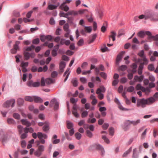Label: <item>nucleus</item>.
I'll use <instances>...</instances> for the list:
<instances>
[{"label":"nucleus","instance_id":"obj_1","mask_svg":"<svg viewBox=\"0 0 158 158\" xmlns=\"http://www.w3.org/2000/svg\"><path fill=\"white\" fill-rule=\"evenodd\" d=\"M155 101V99L152 97L147 99L144 98L139 99L137 101V106L138 107L141 106L142 108L145 106L146 105H150Z\"/></svg>","mask_w":158,"mask_h":158},{"label":"nucleus","instance_id":"obj_2","mask_svg":"<svg viewBox=\"0 0 158 158\" xmlns=\"http://www.w3.org/2000/svg\"><path fill=\"white\" fill-rule=\"evenodd\" d=\"M59 103L57 102L56 99L53 98L50 101L49 106L50 107H52L54 106V109L55 110H57L59 108Z\"/></svg>","mask_w":158,"mask_h":158},{"label":"nucleus","instance_id":"obj_3","mask_svg":"<svg viewBox=\"0 0 158 158\" xmlns=\"http://www.w3.org/2000/svg\"><path fill=\"white\" fill-rule=\"evenodd\" d=\"M15 103V100L14 99L7 101L4 104V106L6 107H8L11 105L12 107H13Z\"/></svg>","mask_w":158,"mask_h":158},{"label":"nucleus","instance_id":"obj_4","mask_svg":"<svg viewBox=\"0 0 158 158\" xmlns=\"http://www.w3.org/2000/svg\"><path fill=\"white\" fill-rule=\"evenodd\" d=\"M20 43V42L17 41L15 42V44L14 45V48L11 50V52L12 53L15 54L16 53L17 51L19 50V45Z\"/></svg>","mask_w":158,"mask_h":158},{"label":"nucleus","instance_id":"obj_5","mask_svg":"<svg viewBox=\"0 0 158 158\" xmlns=\"http://www.w3.org/2000/svg\"><path fill=\"white\" fill-rule=\"evenodd\" d=\"M93 146L97 149L101 151V154L102 156H103L105 153V151L102 147L100 144H95Z\"/></svg>","mask_w":158,"mask_h":158},{"label":"nucleus","instance_id":"obj_6","mask_svg":"<svg viewBox=\"0 0 158 158\" xmlns=\"http://www.w3.org/2000/svg\"><path fill=\"white\" fill-rule=\"evenodd\" d=\"M78 106L76 104H74L73 107V110H72V113L73 115L76 118H78L79 117V115L77 113V109Z\"/></svg>","mask_w":158,"mask_h":158},{"label":"nucleus","instance_id":"obj_7","mask_svg":"<svg viewBox=\"0 0 158 158\" xmlns=\"http://www.w3.org/2000/svg\"><path fill=\"white\" fill-rule=\"evenodd\" d=\"M140 119H138L136 121H132L127 120L126 121V124L129 125L131 124H132L133 126H136L138 124L140 123Z\"/></svg>","mask_w":158,"mask_h":158},{"label":"nucleus","instance_id":"obj_8","mask_svg":"<svg viewBox=\"0 0 158 158\" xmlns=\"http://www.w3.org/2000/svg\"><path fill=\"white\" fill-rule=\"evenodd\" d=\"M65 63L64 61H61L60 64V71L59 73H61L64 71V69L65 68Z\"/></svg>","mask_w":158,"mask_h":158},{"label":"nucleus","instance_id":"obj_9","mask_svg":"<svg viewBox=\"0 0 158 158\" xmlns=\"http://www.w3.org/2000/svg\"><path fill=\"white\" fill-rule=\"evenodd\" d=\"M125 53V52L122 51L118 55L116 59V64H119V61L122 59L123 56L124 54Z\"/></svg>","mask_w":158,"mask_h":158},{"label":"nucleus","instance_id":"obj_10","mask_svg":"<svg viewBox=\"0 0 158 158\" xmlns=\"http://www.w3.org/2000/svg\"><path fill=\"white\" fill-rule=\"evenodd\" d=\"M60 5V3L58 2L57 4V5H55L52 4H48V9L50 10H52L56 9L57 7Z\"/></svg>","mask_w":158,"mask_h":158},{"label":"nucleus","instance_id":"obj_11","mask_svg":"<svg viewBox=\"0 0 158 158\" xmlns=\"http://www.w3.org/2000/svg\"><path fill=\"white\" fill-rule=\"evenodd\" d=\"M69 70L70 69L69 68H67L63 76L65 77V78L64 80V82H65L66 81L69 77V75L70 73V72L69 71Z\"/></svg>","mask_w":158,"mask_h":158},{"label":"nucleus","instance_id":"obj_12","mask_svg":"<svg viewBox=\"0 0 158 158\" xmlns=\"http://www.w3.org/2000/svg\"><path fill=\"white\" fill-rule=\"evenodd\" d=\"M60 9L61 10H64L65 11H67L69 10V7L64 3H62L59 7Z\"/></svg>","mask_w":158,"mask_h":158},{"label":"nucleus","instance_id":"obj_13","mask_svg":"<svg viewBox=\"0 0 158 158\" xmlns=\"http://www.w3.org/2000/svg\"><path fill=\"white\" fill-rule=\"evenodd\" d=\"M23 58L24 60H28L30 57V53L26 51H24L23 52Z\"/></svg>","mask_w":158,"mask_h":158},{"label":"nucleus","instance_id":"obj_14","mask_svg":"<svg viewBox=\"0 0 158 158\" xmlns=\"http://www.w3.org/2000/svg\"><path fill=\"white\" fill-rule=\"evenodd\" d=\"M97 37V35L96 34H93L91 37H90L89 39V40L88 41V43L89 44H90L92 43H93L96 37Z\"/></svg>","mask_w":158,"mask_h":158},{"label":"nucleus","instance_id":"obj_15","mask_svg":"<svg viewBox=\"0 0 158 158\" xmlns=\"http://www.w3.org/2000/svg\"><path fill=\"white\" fill-rule=\"evenodd\" d=\"M144 78V76L143 75H141L139 77L138 76H135L134 77V80L135 81H138L139 82H141Z\"/></svg>","mask_w":158,"mask_h":158},{"label":"nucleus","instance_id":"obj_16","mask_svg":"<svg viewBox=\"0 0 158 158\" xmlns=\"http://www.w3.org/2000/svg\"><path fill=\"white\" fill-rule=\"evenodd\" d=\"M141 61H143V62H141L142 63H143V64L145 65H147L148 64V60L146 57L145 56H144L143 57L142 59H140L138 60V61L139 62Z\"/></svg>","mask_w":158,"mask_h":158},{"label":"nucleus","instance_id":"obj_17","mask_svg":"<svg viewBox=\"0 0 158 158\" xmlns=\"http://www.w3.org/2000/svg\"><path fill=\"white\" fill-rule=\"evenodd\" d=\"M21 122L23 125H25L27 127L30 126L31 125V123L26 119H21Z\"/></svg>","mask_w":158,"mask_h":158},{"label":"nucleus","instance_id":"obj_18","mask_svg":"<svg viewBox=\"0 0 158 158\" xmlns=\"http://www.w3.org/2000/svg\"><path fill=\"white\" fill-rule=\"evenodd\" d=\"M106 88L103 86H100V88L97 89L96 93H104L106 91Z\"/></svg>","mask_w":158,"mask_h":158},{"label":"nucleus","instance_id":"obj_19","mask_svg":"<svg viewBox=\"0 0 158 158\" xmlns=\"http://www.w3.org/2000/svg\"><path fill=\"white\" fill-rule=\"evenodd\" d=\"M49 124L48 123L46 122L43 127V130L45 132L49 130Z\"/></svg>","mask_w":158,"mask_h":158},{"label":"nucleus","instance_id":"obj_20","mask_svg":"<svg viewBox=\"0 0 158 158\" xmlns=\"http://www.w3.org/2000/svg\"><path fill=\"white\" fill-rule=\"evenodd\" d=\"M34 100L35 102L37 103H40L43 102V100L42 98L37 96H34Z\"/></svg>","mask_w":158,"mask_h":158},{"label":"nucleus","instance_id":"obj_21","mask_svg":"<svg viewBox=\"0 0 158 158\" xmlns=\"http://www.w3.org/2000/svg\"><path fill=\"white\" fill-rule=\"evenodd\" d=\"M146 17L145 20H147L149 19L150 20L152 21L153 15L152 13H149V14L145 15Z\"/></svg>","mask_w":158,"mask_h":158},{"label":"nucleus","instance_id":"obj_22","mask_svg":"<svg viewBox=\"0 0 158 158\" xmlns=\"http://www.w3.org/2000/svg\"><path fill=\"white\" fill-rule=\"evenodd\" d=\"M110 33L111 34L109 36V38L110 39V38H112V40L114 41L115 40V37L116 35V33L114 31H112Z\"/></svg>","mask_w":158,"mask_h":158},{"label":"nucleus","instance_id":"obj_23","mask_svg":"<svg viewBox=\"0 0 158 158\" xmlns=\"http://www.w3.org/2000/svg\"><path fill=\"white\" fill-rule=\"evenodd\" d=\"M71 82L74 87H76L78 85V81L77 79L76 78L72 79Z\"/></svg>","mask_w":158,"mask_h":158},{"label":"nucleus","instance_id":"obj_24","mask_svg":"<svg viewBox=\"0 0 158 158\" xmlns=\"http://www.w3.org/2000/svg\"><path fill=\"white\" fill-rule=\"evenodd\" d=\"M138 157V154L137 152V149L136 148H135L133 151V158H137Z\"/></svg>","mask_w":158,"mask_h":158},{"label":"nucleus","instance_id":"obj_25","mask_svg":"<svg viewBox=\"0 0 158 158\" xmlns=\"http://www.w3.org/2000/svg\"><path fill=\"white\" fill-rule=\"evenodd\" d=\"M7 122L9 124H16V122L14 120V119H13L12 118H9L7 119Z\"/></svg>","mask_w":158,"mask_h":158},{"label":"nucleus","instance_id":"obj_26","mask_svg":"<svg viewBox=\"0 0 158 158\" xmlns=\"http://www.w3.org/2000/svg\"><path fill=\"white\" fill-rule=\"evenodd\" d=\"M24 133L23 134H21V135L20 136V138L22 139H23L26 138L27 136V131L25 130L24 129Z\"/></svg>","mask_w":158,"mask_h":158},{"label":"nucleus","instance_id":"obj_27","mask_svg":"<svg viewBox=\"0 0 158 158\" xmlns=\"http://www.w3.org/2000/svg\"><path fill=\"white\" fill-rule=\"evenodd\" d=\"M38 146V149L40 151L42 152L44 150V146L42 145H39V144H37Z\"/></svg>","mask_w":158,"mask_h":158},{"label":"nucleus","instance_id":"obj_28","mask_svg":"<svg viewBox=\"0 0 158 158\" xmlns=\"http://www.w3.org/2000/svg\"><path fill=\"white\" fill-rule=\"evenodd\" d=\"M56 47L57 48H56V50H53L52 51V56H56V55H57L56 52L57 51V50L58 49L59 47V45L57 44L56 45V46L55 47Z\"/></svg>","mask_w":158,"mask_h":158},{"label":"nucleus","instance_id":"obj_29","mask_svg":"<svg viewBox=\"0 0 158 158\" xmlns=\"http://www.w3.org/2000/svg\"><path fill=\"white\" fill-rule=\"evenodd\" d=\"M25 100L26 101L31 102L34 100V96H26L25 98Z\"/></svg>","mask_w":158,"mask_h":158},{"label":"nucleus","instance_id":"obj_30","mask_svg":"<svg viewBox=\"0 0 158 158\" xmlns=\"http://www.w3.org/2000/svg\"><path fill=\"white\" fill-rule=\"evenodd\" d=\"M17 128L19 134H21L23 133V131H24V128L21 125H18L17 126Z\"/></svg>","mask_w":158,"mask_h":158},{"label":"nucleus","instance_id":"obj_31","mask_svg":"<svg viewBox=\"0 0 158 158\" xmlns=\"http://www.w3.org/2000/svg\"><path fill=\"white\" fill-rule=\"evenodd\" d=\"M68 15H77L78 14V12L73 10H70L68 12Z\"/></svg>","mask_w":158,"mask_h":158},{"label":"nucleus","instance_id":"obj_32","mask_svg":"<svg viewBox=\"0 0 158 158\" xmlns=\"http://www.w3.org/2000/svg\"><path fill=\"white\" fill-rule=\"evenodd\" d=\"M137 35L139 37L143 38L145 35V32L142 31H140L138 33Z\"/></svg>","mask_w":158,"mask_h":158},{"label":"nucleus","instance_id":"obj_33","mask_svg":"<svg viewBox=\"0 0 158 158\" xmlns=\"http://www.w3.org/2000/svg\"><path fill=\"white\" fill-rule=\"evenodd\" d=\"M67 127L69 129L72 128L73 127V124L72 123H71L69 121H67Z\"/></svg>","mask_w":158,"mask_h":158},{"label":"nucleus","instance_id":"obj_34","mask_svg":"<svg viewBox=\"0 0 158 158\" xmlns=\"http://www.w3.org/2000/svg\"><path fill=\"white\" fill-rule=\"evenodd\" d=\"M24 102V100L22 98H19L17 100V103L19 106H22Z\"/></svg>","mask_w":158,"mask_h":158},{"label":"nucleus","instance_id":"obj_35","mask_svg":"<svg viewBox=\"0 0 158 158\" xmlns=\"http://www.w3.org/2000/svg\"><path fill=\"white\" fill-rule=\"evenodd\" d=\"M131 148H130L128 150L124 153V154L123 155V157H126L127 156V155L131 152Z\"/></svg>","mask_w":158,"mask_h":158},{"label":"nucleus","instance_id":"obj_36","mask_svg":"<svg viewBox=\"0 0 158 158\" xmlns=\"http://www.w3.org/2000/svg\"><path fill=\"white\" fill-rule=\"evenodd\" d=\"M35 46L33 45H32L31 46L27 47L25 49V51L26 52L30 51L34 49L35 48Z\"/></svg>","mask_w":158,"mask_h":158},{"label":"nucleus","instance_id":"obj_37","mask_svg":"<svg viewBox=\"0 0 158 158\" xmlns=\"http://www.w3.org/2000/svg\"><path fill=\"white\" fill-rule=\"evenodd\" d=\"M24 129L25 130H26V131H27V133H28V132H29L31 133H32L34 131V130L32 127H25L24 128Z\"/></svg>","mask_w":158,"mask_h":158},{"label":"nucleus","instance_id":"obj_38","mask_svg":"<svg viewBox=\"0 0 158 158\" xmlns=\"http://www.w3.org/2000/svg\"><path fill=\"white\" fill-rule=\"evenodd\" d=\"M45 82L47 84H50L53 82V80L51 78H48L46 79Z\"/></svg>","mask_w":158,"mask_h":158},{"label":"nucleus","instance_id":"obj_39","mask_svg":"<svg viewBox=\"0 0 158 158\" xmlns=\"http://www.w3.org/2000/svg\"><path fill=\"white\" fill-rule=\"evenodd\" d=\"M85 30L86 32L90 33L92 31V28L91 27H85Z\"/></svg>","mask_w":158,"mask_h":158},{"label":"nucleus","instance_id":"obj_40","mask_svg":"<svg viewBox=\"0 0 158 158\" xmlns=\"http://www.w3.org/2000/svg\"><path fill=\"white\" fill-rule=\"evenodd\" d=\"M96 121V119L94 118H93L92 119L89 118L87 120V122L89 123H94Z\"/></svg>","mask_w":158,"mask_h":158},{"label":"nucleus","instance_id":"obj_41","mask_svg":"<svg viewBox=\"0 0 158 158\" xmlns=\"http://www.w3.org/2000/svg\"><path fill=\"white\" fill-rule=\"evenodd\" d=\"M13 117L17 119H19L20 118V115L17 113H14L13 115Z\"/></svg>","mask_w":158,"mask_h":158},{"label":"nucleus","instance_id":"obj_42","mask_svg":"<svg viewBox=\"0 0 158 158\" xmlns=\"http://www.w3.org/2000/svg\"><path fill=\"white\" fill-rule=\"evenodd\" d=\"M152 21H158V14L153 15Z\"/></svg>","mask_w":158,"mask_h":158},{"label":"nucleus","instance_id":"obj_43","mask_svg":"<svg viewBox=\"0 0 158 158\" xmlns=\"http://www.w3.org/2000/svg\"><path fill=\"white\" fill-rule=\"evenodd\" d=\"M42 152L40 151L38 149H37L35 152V155L38 157L40 156L42 154Z\"/></svg>","mask_w":158,"mask_h":158},{"label":"nucleus","instance_id":"obj_44","mask_svg":"<svg viewBox=\"0 0 158 158\" xmlns=\"http://www.w3.org/2000/svg\"><path fill=\"white\" fill-rule=\"evenodd\" d=\"M148 69L151 71H152L154 70V67L153 64H150L148 66Z\"/></svg>","mask_w":158,"mask_h":158},{"label":"nucleus","instance_id":"obj_45","mask_svg":"<svg viewBox=\"0 0 158 158\" xmlns=\"http://www.w3.org/2000/svg\"><path fill=\"white\" fill-rule=\"evenodd\" d=\"M75 135L76 139L78 140L80 139L81 136V134L78 132L76 133L75 134Z\"/></svg>","mask_w":158,"mask_h":158},{"label":"nucleus","instance_id":"obj_46","mask_svg":"<svg viewBox=\"0 0 158 158\" xmlns=\"http://www.w3.org/2000/svg\"><path fill=\"white\" fill-rule=\"evenodd\" d=\"M144 88L140 84H138L136 86L135 88L137 90H141L142 91L143 88Z\"/></svg>","mask_w":158,"mask_h":158},{"label":"nucleus","instance_id":"obj_47","mask_svg":"<svg viewBox=\"0 0 158 158\" xmlns=\"http://www.w3.org/2000/svg\"><path fill=\"white\" fill-rule=\"evenodd\" d=\"M88 114V112L86 110H85L82 113L81 116L82 118H85L86 117Z\"/></svg>","mask_w":158,"mask_h":158},{"label":"nucleus","instance_id":"obj_48","mask_svg":"<svg viewBox=\"0 0 158 158\" xmlns=\"http://www.w3.org/2000/svg\"><path fill=\"white\" fill-rule=\"evenodd\" d=\"M102 138L106 143H109V139L105 135H103L102 136Z\"/></svg>","mask_w":158,"mask_h":158},{"label":"nucleus","instance_id":"obj_49","mask_svg":"<svg viewBox=\"0 0 158 158\" xmlns=\"http://www.w3.org/2000/svg\"><path fill=\"white\" fill-rule=\"evenodd\" d=\"M109 134L110 135L112 136L113 135L114 133V129L113 127H111L110 128L109 130Z\"/></svg>","mask_w":158,"mask_h":158},{"label":"nucleus","instance_id":"obj_50","mask_svg":"<svg viewBox=\"0 0 158 158\" xmlns=\"http://www.w3.org/2000/svg\"><path fill=\"white\" fill-rule=\"evenodd\" d=\"M68 15H68V12H67L66 13H65H65L64 17H65V18H67L68 19V20H69V23H72V22L71 20V19H72V18H69V17H68Z\"/></svg>","mask_w":158,"mask_h":158},{"label":"nucleus","instance_id":"obj_51","mask_svg":"<svg viewBox=\"0 0 158 158\" xmlns=\"http://www.w3.org/2000/svg\"><path fill=\"white\" fill-rule=\"evenodd\" d=\"M58 73L56 71H53L51 73V77L52 78H55L57 76Z\"/></svg>","mask_w":158,"mask_h":158},{"label":"nucleus","instance_id":"obj_52","mask_svg":"<svg viewBox=\"0 0 158 158\" xmlns=\"http://www.w3.org/2000/svg\"><path fill=\"white\" fill-rule=\"evenodd\" d=\"M135 88L134 87L132 86L129 87L127 89V91L129 92H131L133 91L134 90Z\"/></svg>","mask_w":158,"mask_h":158},{"label":"nucleus","instance_id":"obj_53","mask_svg":"<svg viewBox=\"0 0 158 158\" xmlns=\"http://www.w3.org/2000/svg\"><path fill=\"white\" fill-rule=\"evenodd\" d=\"M33 82L32 81L30 80H28L27 83V85L30 87H32L33 85Z\"/></svg>","mask_w":158,"mask_h":158},{"label":"nucleus","instance_id":"obj_54","mask_svg":"<svg viewBox=\"0 0 158 158\" xmlns=\"http://www.w3.org/2000/svg\"><path fill=\"white\" fill-rule=\"evenodd\" d=\"M69 26L68 23L65 24L64 26V29L65 31H70L69 29Z\"/></svg>","mask_w":158,"mask_h":158},{"label":"nucleus","instance_id":"obj_55","mask_svg":"<svg viewBox=\"0 0 158 158\" xmlns=\"http://www.w3.org/2000/svg\"><path fill=\"white\" fill-rule=\"evenodd\" d=\"M80 81L83 83H85L87 82V79L84 77L80 78Z\"/></svg>","mask_w":158,"mask_h":158},{"label":"nucleus","instance_id":"obj_56","mask_svg":"<svg viewBox=\"0 0 158 158\" xmlns=\"http://www.w3.org/2000/svg\"><path fill=\"white\" fill-rule=\"evenodd\" d=\"M150 89L148 88H145L144 87V88H143L142 91L145 92L146 94H148L150 92Z\"/></svg>","mask_w":158,"mask_h":158},{"label":"nucleus","instance_id":"obj_57","mask_svg":"<svg viewBox=\"0 0 158 158\" xmlns=\"http://www.w3.org/2000/svg\"><path fill=\"white\" fill-rule=\"evenodd\" d=\"M100 76L103 78L104 79H106V74L105 73L103 72H101L100 74Z\"/></svg>","mask_w":158,"mask_h":158},{"label":"nucleus","instance_id":"obj_58","mask_svg":"<svg viewBox=\"0 0 158 158\" xmlns=\"http://www.w3.org/2000/svg\"><path fill=\"white\" fill-rule=\"evenodd\" d=\"M138 55L142 57L141 59L143 58L144 56H145L144 55V52L143 50H141L139 53Z\"/></svg>","mask_w":158,"mask_h":158},{"label":"nucleus","instance_id":"obj_59","mask_svg":"<svg viewBox=\"0 0 158 158\" xmlns=\"http://www.w3.org/2000/svg\"><path fill=\"white\" fill-rule=\"evenodd\" d=\"M119 69L122 71H124L127 69V67L125 65H122L119 67Z\"/></svg>","mask_w":158,"mask_h":158},{"label":"nucleus","instance_id":"obj_60","mask_svg":"<svg viewBox=\"0 0 158 158\" xmlns=\"http://www.w3.org/2000/svg\"><path fill=\"white\" fill-rule=\"evenodd\" d=\"M86 133L87 135L88 136L89 138H91L92 137V134L91 132L89 130H87L86 131Z\"/></svg>","mask_w":158,"mask_h":158},{"label":"nucleus","instance_id":"obj_61","mask_svg":"<svg viewBox=\"0 0 158 158\" xmlns=\"http://www.w3.org/2000/svg\"><path fill=\"white\" fill-rule=\"evenodd\" d=\"M28 62H23L21 63V65L22 67H27L28 65Z\"/></svg>","mask_w":158,"mask_h":158},{"label":"nucleus","instance_id":"obj_62","mask_svg":"<svg viewBox=\"0 0 158 158\" xmlns=\"http://www.w3.org/2000/svg\"><path fill=\"white\" fill-rule=\"evenodd\" d=\"M158 135V130H157L154 129L153 131V135L154 137H155L156 135Z\"/></svg>","mask_w":158,"mask_h":158},{"label":"nucleus","instance_id":"obj_63","mask_svg":"<svg viewBox=\"0 0 158 158\" xmlns=\"http://www.w3.org/2000/svg\"><path fill=\"white\" fill-rule=\"evenodd\" d=\"M109 126V124L107 123H105L102 126V127L104 130H106L107 129Z\"/></svg>","mask_w":158,"mask_h":158},{"label":"nucleus","instance_id":"obj_64","mask_svg":"<svg viewBox=\"0 0 158 158\" xmlns=\"http://www.w3.org/2000/svg\"><path fill=\"white\" fill-rule=\"evenodd\" d=\"M98 95V98L102 100L103 99L104 95L103 94H102L101 93H96Z\"/></svg>","mask_w":158,"mask_h":158}]
</instances>
